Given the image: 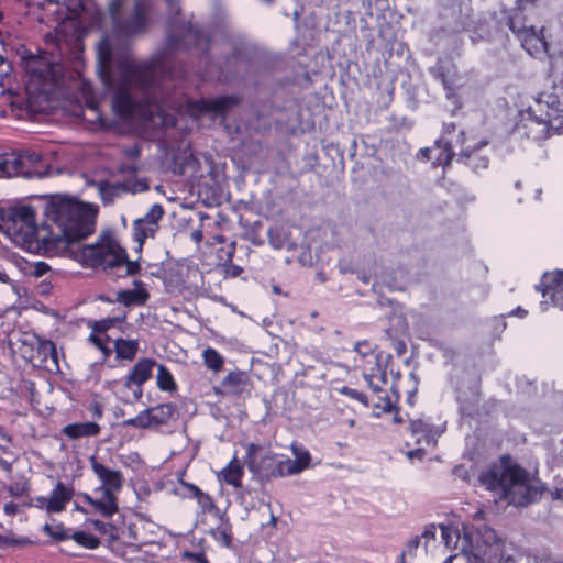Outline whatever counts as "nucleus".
<instances>
[{
    "label": "nucleus",
    "mask_w": 563,
    "mask_h": 563,
    "mask_svg": "<svg viewBox=\"0 0 563 563\" xmlns=\"http://www.w3.org/2000/svg\"><path fill=\"white\" fill-rule=\"evenodd\" d=\"M44 216L42 225L37 227L33 207H10L7 229L30 246L36 245L48 257L64 254L74 240L86 239L93 232L87 206L76 198L52 196Z\"/></svg>",
    "instance_id": "nucleus-1"
},
{
    "label": "nucleus",
    "mask_w": 563,
    "mask_h": 563,
    "mask_svg": "<svg viewBox=\"0 0 563 563\" xmlns=\"http://www.w3.org/2000/svg\"><path fill=\"white\" fill-rule=\"evenodd\" d=\"M227 54L218 60L219 77L230 81L238 76L240 65H249L258 54V46L243 34L233 30L229 13L224 7H213V51Z\"/></svg>",
    "instance_id": "nucleus-2"
},
{
    "label": "nucleus",
    "mask_w": 563,
    "mask_h": 563,
    "mask_svg": "<svg viewBox=\"0 0 563 563\" xmlns=\"http://www.w3.org/2000/svg\"><path fill=\"white\" fill-rule=\"evenodd\" d=\"M479 479L487 489L499 492L500 499L516 507L537 503L544 493V486L532 484L529 472L517 463L490 468L482 473Z\"/></svg>",
    "instance_id": "nucleus-3"
},
{
    "label": "nucleus",
    "mask_w": 563,
    "mask_h": 563,
    "mask_svg": "<svg viewBox=\"0 0 563 563\" xmlns=\"http://www.w3.org/2000/svg\"><path fill=\"white\" fill-rule=\"evenodd\" d=\"M21 66L27 75L25 92L31 107L49 100L62 79V67L52 60L48 53L34 54L25 49L21 55Z\"/></svg>",
    "instance_id": "nucleus-4"
},
{
    "label": "nucleus",
    "mask_w": 563,
    "mask_h": 563,
    "mask_svg": "<svg viewBox=\"0 0 563 563\" xmlns=\"http://www.w3.org/2000/svg\"><path fill=\"white\" fill-rule=\"evenodd\" d=\"M82 239L74 240L69 247L60 256L69 254L84 267L100 269L107 274L120 271V265L125 261V249L110 234L99 238L96 243L80 245Z\"/></svg>",
    "instance_id": "nucleus-5"
},
{
    "label": "nucleus",
    "mask_w": 563,
    "mask_h": 563,
    "mask_svg": "<svg viewBox=\"0 0 563 563\" xmlns=\"http://www.w3.org/2000/svg\"><path fill=\"white\" fill-rule=\"evenodd\" d=\"M549 75L554 91L541 92L536 99L537 109L529 107L521 112V122L529 120L548 126L553 120L563 119V54L551 60Z\"/></svg>",
    "instance_id": "nucleus-6"
},
{
    "label": "nucleus",
    "mask_w": 563,
    "mask_h": 563,
    "mask_svg": "<svg viewBox=\"0 0 563 563\" xmlns=\"http://www.w3.org/2000/svg\"><path fill=\"white\" fill-rule=\"evenodd\" d=\"M158 57L144 63H134L130 46L124 43L121 52L115 56V67L125 84L133 82L143 92L148 93L155 85L157 69L161 66Z\"/></svg>",
    "instance_id": "nucleus-7"
},
{
    "label": "nucleus",
    "mask_w": 563,
    "mask_h": 563,
    "mask_svg": "<svg viewBox=\"0 0 563 563\" xmlns=\"http://www.w3.org/2000/svg\"><path fill=\"white\" fill-rule=\"evenodd\" d=\"M124 0H112L109 5L115 38H130L145 32L148 24L151 9L148 0H136L132 13L121 18V9Z\"/></svg>",
    "instance_id": "nucleus-8"
},
{
    "label": "nucleus",
    "mask_w": 563,
    "mask_h": 563,
    "mask_svg": "<svg viewBox=\"0 0 563 563\" xmlns=\"http://www.w3.org/2000/svg\"><path fill=\"white\" fill-rule=\"evenodd\" d=\"M261 446L250 443L246 448L245 464L253 477L261 484H265L273 478L289 476L285 459H279L276 454H260Z\"/></svg>",
    "instance_id": "nucleus-9"
},
{
    "label": "nucleus",
    "mask_w": 563,
    "mask_h": 563,
    "mask_svg": "<svg viewBox=\"0 0 563 563\" xmlns=\"http://www.w3.org/2000/svg\"><path fill=\"white\" fill-rule=\"evenodd\" d=\"M470 549L462 545V552L466 556L467 563H509L512 562L510 555L505 556L503 543L496 539L495 532L488 531L486 540L481 541L476 537V543L470 540Z\"/></svg>",
    "instance_id": "nucleus-10"
},
{
    "label": "nucleus",
    "mask_w": 563,
    "mask_h": 563,
    "mask_svg": "<svg viewBox=\"0 0 563 563\" xmlns=\"http://www.w3.org/2000/svg\"><path fill=\"white\" fill-rule=\"evenodd\" d=\"M177 406L173 402L159 404L139 412L135 417L124 421L125 427L137 429L156 428L167 424L176 415Z\"/></svg>",
    "instance_id": "nucleus-11"
},
{
    "label": "nucleus",
    "mask_w": 563,
    "mask_h": 563,
    "mask_svg": "<svg viewBox=\"0 0 563 563\" xmlns=\"http://www.w3.org/2000/svg\"><path fill=\"white\" fill-rule=\"evenodd\" d=\"M202 37L203 34L201 31L192 23L176 24V22L173 21L172 29L166 38V49L170 53L179 49L188 51L192 47H197Z\"/></svg>",
    "instance_id": "nucleus-12"
},
{
    "label": "nucleus",
    "mask_w": 563,
    "mask_h": 563,
    "mask_svg": "<svg viewBox=\"0 0 563 563\" xmlns=\"http://www.w3.org/2000/svg\"><path fill=\"white\" fill-rule=\"evenodd\" d=\"M429 74L433 79L441 82L445 90L446 99L451 101L455 108H461L462 103L456 93L459 87V71L456 65L438 59V62L429 68Z\"/></svg>",
    "instance_id": "nucleus-13"
},
{
    "label": "nucleus",
    "mask_w": 563,
    "mask_h": 563,
    "mask_svg": "<svg viewBox=\"0 0 563 563\" xmlns=\"http://www.w3.org/2000/svg\"><path fill=\"white\" fill-rule=\"evenodd\" d=\"M96 497L84 493L80 495L87 507H77L84 514H98L104 518H111L119 511L118 495L96 488Z\"/></svg>",
    "instance_id": "nucleus-14"
},
{
    "label": "nucleus",
    "mask_w": 563,
    "mask_h": 563,
    "mask_svg": "<svg viewBox=\"0 0 563 563\" xmlns=\"http://www.w3.org/2000/svg\"><path fill=\"white\" fill-rule=\"evenodd\" d=\"M96 497L84 493L80 495L87 507H77L84 514H98L104 518H111L119 511L118 495L96 488Z\"/></svg>",
    "instance_id": "nucleus-15"
},
{
    "label": "nucleus",
    "mask_w": 563,
    "mask_h": 563,
    "mask_svg": "<svg viewBox=\"0 0 563 563\" xmlns=\"http://www.w3.org/2000/svg\"><path fill=\"white\" fill-rule=\"evenodd\" d=\"M164 216V208L159 203H154L143 218L136 219L132 224L133 240L143 246L147 238H154L159 229V221Z\"/></svg>",
    "instance_id": "nucleus-16"
},
{
    "label": "nucleus",
    "mask_w": 563,
    "mask_h": 563,
    "mask_svg": "<svg viewBox=\"0 0 563 563\" xmlns=\"http://www.w3.org/2000/svg\"><path fill=\"white\" fill-rule=\"evenodd\" d=\"M89 464L95 476L101 483L98 489L119 494L124 484V476L120 470H113L101 463L96 455L89 457Z\"/></svg>",
    "instance_id": "nucleus-17"
},
{
    "label": "nucleus",
    "mask_w": 563,
    "mask_h": 563,
    "mask_svg": "<svg viewBox=\"0 0 563 563\" xmlns=\"http://www.w3.org/2000/svg\"><path fill=\"white\" fill-rule=\"evenodd\" d=\"M534 288L543 297L550 296L552 303L563 309V269L544 273Z\"/></svg>",
    "instance_id": "nucleus-18"
},
{
    "label": "nucleus",
    "mask_w": 563,
    "mask_h": 563,
    "mask_svg": "<svg viewBox=\"0 0 563 563\" xmlns=\"http://www.w3.org/2000/svg\"><path fill=\"white\" fill-rule=\"evenodd\" d=\"M113 47L109 37H103L97 46L98 74L107 89L113 85Z\"/></svg>",
    "instance_id": "nucleus-19"
},
{
    "label": "nucleus",
    "mask_w": 563,
    "mask_h": 563,
    "mask_svg": "<svg viewBox=\"0 0 563 563\" xmlns=\"http://www.w3.org/2000/svg\"><path fill=\"white\" fill-rule=\"evenodd\" d=\"M525 9L526 8H520L516 4V7L510 10H503V13L507 19V26L518 36L522 46H526L530 41L541 42L540 37L536 35L534 29L525 24V16L522 13Z\"/></svg>",
    "instance_id": "nucleus-20"
},
{
    "label": "nucleus",
    "mask_w": 563,
    "mask_h": 563,
    "mask_svg": "<svg viewBox=\"0 0 563 563\" xmlns=\"http://www.w3.org/2000/svg\"><path fill=\"white\" fill-rule=\"evenodd\" d=\"M249 382V375L238 368L229 369L218 386H213V394L220 396L241 395Z\"/></svg>",
    "instance_id": "nucleus-21"
},
{
    "label": "nucleus",
    "mask_w": 563,
    "mask_h": 563,
    "mask_svg": "<svg viewBox=\"0 0 563 563\" xmlns=\"http://www.w3.org/2000/svg\"><path fill=\"white\" fill-rule=\"evenodd\" d=\"M488 145L486 140L479 141L473 147L467 146L460 151L456 162L470 167L474 172L486 169L489 164V156L483 153V148Z\"/></svg>",
    "instance_id": "nucleus-22"
},
{
    "label": "nucleus",
    "mask_w": 563,
    "mask_h": 563,
    "mask_svg": "<svg viewBox=\"0 0 563 563\" xmlns=\"http://www.w3.org/2000/svg\"><path fill=\"white\" fill-rule=\"evenodd\" d=\"M113 113L120 119H131L136 109L129 85L122 81L113 91L111 102Z\"/></svg>",
    "instance_id": "nucleus-23"
},
{
    "label": "nucleus",
    "mask_w": 563,
    "mask_h": 563,
    "mask_svg": "<svg viewBox=\"0 0 563 563\" xmlns=\"http://www.w3.org/2000/svg\"><path fill=\"white\" fill-rule=\"evenodd\" d=\"M156 365V361L152 357L140 358L126 375L125 386L129 388L136 386L140 389L139 396H141L142 386L152 378Z\"/></svg>",
    "instance_id": "nucleus-24"
},
{
    "label": "nucleus",
    "mask_w": 563,
    "mask_h": 563,
    "mask_svg": "<svg viewBox=\"0 0 563 563\" xmlns=\"http://www.w3.org/2000/svg\"><path fill=\"white\" fill-rule=\"evenodd\" d=\"M74 497V489L58 481L47 497V514L63 512Z\"/></svg>",
    "instance_id": "nucleus-25"
},
{
    "label": "nucleus",
    "mask_w": 563,
    "mask_h": 563,
    "mask_svg": "<svg viewBox=\"0 0 563 563\" xmlns=\"http://www.w3.org/2000/svg\"><path fill=\"white\" fill-rule=\"evenodd\" d=\"M62 432L69 440H78L99 435L101 427L95 421L75 422L66 424Z\"/></svg>",
    "instance_id": "nucleus-26"
},
{
    "label": "nucleus",
    "mask_w": 563,
    "mask_h": 563,
    "mask_svg": "<svg viewBox=\"0 0 563 563\" xmlns=\"http://www.w3.org/2000/svg\"><path fill=\"white\" fill-rule=\"evenodd\" d=\"M410 430L412 435L416 437L417 443L434 444L440 433L435 427L422 419L412 420L410 422Z\"/></svg>",
    "instance_id": "nucleus-27"
},
{
    "label": "nucleus",
    "mask_w": 563,
    "mask_h": 563,
    "mask_svg": "<svg viewBox=\"0 0 563 563\" xmlns=\"http://www.w3.org/2000/svg\"><path fill=\"white\" fill-rule=\"evenodd\" d=\"M176 111L178 114L188 115L194 120L199 119L201 115L211 112V99L185 100L177 104Z\"/></svg>",
    "instance_id": "nucleus-28"
},
{
    "label": "nucleus",
    "mask_w": 563,
    "mask_h": 563,
    "mask_svg": "<svg viewBox=\"0 0 563 563\" xmlns=\"http://www.w3.org/2000/svg\"><path fill=\"white\" fill-rule=\"evenodd\" d=\"M85 525L98 532L101 537L107 538L109 542L119 540L123 534V527L113 522H107L99 519H87Z\"/></svg>",
    "instance_id": "nucleus-29"
},
{
    "label": "nucleus",
    "mask_w": 563,
    "mask_h": 563,
    "mask_svg": "<svg viewBox=\"0 0 563 563\" xmlns=\"http://www.w3.org/2000/svg\"><path fill=\"white\" fill-rule=\"evenodd\" d=\"M135 285L139 288L121 290L118 292V301L120 303L126 307L145 305L150 297L148 292L144 287H142V282H135Z\"/></svg>",
    "instance_id": "nucleus-30"
},
{
    "label": "nucleus",
    "mask_w": 563,
    "mask_h": 563,
    "mask_svg": "<svg viewBox=\"0 0 563 563\" xmlns=\"http://www.w3.org/2000/svg\"><path fill=\"white\" fill-rule=\"evenodd\" d=\"M235 252V241L228 240L222 234L213 233V254L216 262H231Z\"/></svg>",
    "instance_id": "nucleus-31"
},
{
    "label": "nucleus",
    "mask_w": 563,
    "mask_h": 563,
    "mask_svg": "<svg viewBox=\"0 0 563 563\" xmlns=\"http://www.w3.org/2000/svg\"><path fill=\"white\" fill-rule=\"evenodd\" d=\"M243 100L241 93H232L213 98V120L217 117H225L228 113L238 107Z\"/></svg>",
    "instance_id": "nucleus-32"
},
{
    "label": "nucleus",
    "mask_w": 563,
    "mask_h": 563,
    "mask_svg": "<svg viewBox=\"0 0 563 563\" xmlns=\"http://www.w3.org/2000/svg\"><path fill=\"white\" fill-rule=\"evenodd\" d=\"M29 174V170L23 169V158L14 157V155L0 157V178Z\"/></svg>",
    "instance_id": "nucleus-33"
},
{
    "label": "nucleus",
    "mask_w": 563,
    "mask_h": 563,
    "mask_svg": "<svg viewBox=\"0 0 563 563\" xmlns=\"http://www.w3.org/2000/svg\"><path fill=\"white\" fill-rule=\"evenodd\" d=\"M434 159L432 161L433 166L446 167L451 164L455 153L453 151L452 142L443 137L434 142Z\"/></svg>",
    "instance_id": "nucleus-34"
},
{
    "label": "nucleus",
    "mask_w": 563,
    "mask_h": 563,
    "mask_svg": "<svg viewBox=\"0 0 563 563\" xmlns=\"http://www.w3.org/2000/svg\"><path fill=\"white\" fill-rule=\"evenodd\" d=\"M113 350L117 354V358L122 361L132 362L139 352L137 340L115 339L113 341Z\"/></svg>",
    "instance_id": "nucleus-35"
},
{
    "label": "nucleus",
    "mask_w": 563,
    "mask_h": 563,
    "mask_svg": "<svg viewBox=\"0 0 563 563\" xmlns=\"http://www.w3.org/2000/svg\"><path fill=\"white\" fill-rule=\"evenodd\" d=\"M243 474L242 465L234 457L220 473H218V478L233 487H240Z\"/></svg>",
    "instance_id": "nucleus-36"
},
{
    "label": "nucleus",
    "mask_w": 563,
    "mask_h": 563,
    "mask_svg": "<svg viewBox=\"0 0 563 563\" xmlns=\"http://www.w3.org/2000/svg\"><path fill=\"white\" fill-rule=\"evenodd\" d=\"M157 375H156V385L159 390L174 393L177 390L178 386L174 379L173 374L164 364H157Z\"/></svg>",
    "instance_id": "nucleus-37"
},
{
    "label": "nucleus",
    "mask_w": 563,
    "mask_h": 563,
    "mask_svg": "<svg viewBox=\"0 0 563 563\" xmlns=\"http://www.w3.org/2000/svg\"><path fill=\"white\" fill-rule=\"evenodd\" d=\"M294 453L296 455L295 460L285 459V464L288 467L289 475H295L306 470L311 460L310 453L306 450L299 451L295 449Z\"/></svg>",
    "instance_id": "nucleus-38"
},
{
    "label": "nucleus",
    "mask_w": 563,
    "mask_h": 563,
    "mask_svg": "<svg viewBox=\"0 0 563 563\" xmlns=\"http://www.w3.org/2000/svg\"><path fill=\"white\" fill-rule=\"evenodd\" d=\"M268 242L276 250L290 249V240L288 232L282 227H273L267 232Z\"/></svg>",
    "instance_id": "nucleus-39"
},
{
    "label": "nucleus",
    "mask_w": 563,
    "mask_h": 563,
    "mask_svg": "<svg viewBox=\"0 0 563 563\" xmlns=\"http://www.w3.org/2000/svg\"><path fill=\"white\" fill-rule=\"evenodd\" d=\"M70 539L74 540L77 545L88 550H95L99 548L101 543L98 537L85 530L73 531Z\"/></svg>",
    "instance_id": "nucleus-40"
},
{
    "label": "nucleus",
    "mask_w": 563,
    "mask_h": 563,
    "mask_svg": "<svg viewBox=\"0 0 563 563\" xmlns=\"http://www.w3.org/2000/svg\"><path fill=\"white\" fill-rule=\"evenodd\" d=\"M219 526L213 529V539L225 548L232 547V529L231 525L224 520L222 516H218Z\"/></svg>",
    "instance_id": "nucleus-41"
},
{
    "label": "nucleus",
    "mask_w": 563,
    "mask_h": 563,
    "mask_svg": "<svg viewBox=\"0 0 563 563\" xmlns=\"http://www.w3.org/2000/svg\"><path fill=\"white\" fill-rule=\"evenodd\" d=\"M81 96L85 99L86 108L93 111L98 119H101L99 111V102L93 93L92 86L87 81L81 82Z\"/></svg>",
    "instance_id": "nucleus-42"
},
{
    "label": "nucleus",
    "mask_w": 563,
    "mask_h": 563,
    "mask_svg": "<svg viewBox=\"0 0 563 563\" xmlns=\"http://www.w3.org/2000/svg\"><path fill=\"white\" fill-rule=\"evenodd\" d=\"M42 530L54 540L57 541H66L70 540V536L73 531L64 527V525L59 523L56 526H52L49 523H45Z\"/></svg>",
    "instance_id": "nucleus-43"
},
{
    "label": "nucleus",
    "mask_w": 563,
    "mask_h": 563,
    "mask_svg": "<svg viewBox=\"0 0 563 563\" xmlns=\"http://www.w3.org/2000/svg\"><path fill=\"white\" fill-rule=\"evenodd\" d=\"M37 353L43 355V361L51 360L55 366H58V354L56 345L51 340L41 341L38 344Z\"/></svg>",
    "instance_id": "nucleus-44"
},
{
    "label": "nucleus",
    "mask_w": 563,
    "mask_h": 563,
    "mask_svg": "<svg viewBox=\"0 0 563 563\" xmlns=\"http://www.w3.org/2000/svg\"><path fill=\"white\" fill-rule=\"evenodd\" d=\"M124 320V317H112V318H104L101 320H96L92 323H90V328L93 332H98L99 334H103L110 329L114 328L115 325L122 323Z\"/></svg>",
    "instance_id": "nucleus-45"
},
{
    "label": "nucleus",
    "mask_w": 563,
    "mask_h": 563,
    "mask_svg": "<svg viewBox=\"0 0 563 563\" xmlns=\"http://www.w3.org/2000/svg\"><path fill=\"white\" fill-rule=\"evenodd\" d=\"M441 528V538L444 545L448 549H455L460 541V532L456 528L451 526H440Z\"/></svg>",
    "instance_id": "nucleus-46"
},
{
    "label": "nucleus",
    "mask_w": 563,
    "mask_h": 563,
    "mask_svg": "<svg viewBox=\"0 0 563 563\" xmlns=\"http://www.w3.org/2000/svg\"><path fill=\"white\" fill-rule=\"evenodd\" d=\"M369 406L380 409L384 412H389L394 408V401L386 391L383 394H373L369 399Z\"/></svg>",
    "instance_id": "nucleus-47"
},
{
    "label": "nucleus",
    "mask_w": 563,
    "mask_h": 563,
    "mask_svg": "<svg viewBox=\"0 0 563 563\" xmlns=\"http://www.w3.org/2000/svg\"><path fill=\"white\" fill-rule=\"evenodd\" d=\"M214 269L223 275L224 278L236 277L242 273V268L231 262H213Z\"/></svg>",
    "instance_id": "nucleus-48"
},
{
    "label": "nucleus",
    "mask_w": 563,
    "mask_h": 563,
    "mask_svg": "<svg viewBox=\"0 0 563 563\" xmlns=\"http://www.w3.org/2000/svg\"><path fill=\"white\" fill-rule=\"evenodd\" d=\"M364 377L368 386L372 388L373 394H383L385 391L382 388L383 385L387 384V376L385 372L380 373L379 375L365 374Z\"/></svg>",
    "instance_id": "nucleus-49"
},
{
    "label": "nucleus",
    "mask_w": 563,
    "mask_h": 563,
    "mask_svg": "<svg viewBox=\"0 0 563 563\" xmlns=\"http://www.w3.org/2000/svg\"><path fill=\"white\" fill-rule=\"evenodd\" d=\"M340 391L342 395L361 402L363 406L369 407V399L363 391L349 386L342 387Z\"/></svg>",
    "instance_id": "nucleus-50"
},
{
    "label": "nucleus",
    "mask_w": 563,
    "mask_h": 563,
    "mask_svg": "<svg viewBox=\"0 0 563 563\" xmlns=\"http://www.w3.org/2000/svg\"><path fill=\"white\" fill-rule=\"evenodd\" d=\"M457 401L460 404L461 412L464 416L472 417L473 413L476 411V407H477L478 401H479V395L476 393L474 395V399L473 400H465V399H462V397L459 396L457 397Z\"/></svg>",
    "instance_id": "nucleus-51"
},
{
    "label": "nucleus",
    "mask_w": 563,
    "mask_h": 563,
    "mask_svg": "<svg viewBox=\"0 0 563 563\" xmlns=\"http://www.w3.org/2000/svg\"><path fill=\"white\" fill-rule=\"evenodd\" d=\"M122 268H124V274L118 273L119 271L114 272L113 274H117L119 277L132 276L140 272L141 266L137 261H130L128 253L125 252V261L120 265V269Z\"/></svg>",
    "instance_id": "nucleus-52"
},
{
    "label": "nucleus",
    "mask_w": 563,
    "mask_h": 563,
    "mask_svg": "<svg viewBox=\"0 0 563 563\" xmlns=\"http://www.w3.org/2000/svg\"><path fill=\"white\" fill-rule=\"evenodd\" d=\"M7 490L13 497H23L29 494L30 485L27 482H14L8 486Z\"/></svg>",
    "instance_id": "nucleus-53"
},
{
    "label": "nucleus",
    "mask_w": 563,
    "mask_h": 563,
    "mask_svg": "<svg viewBox=\"0 0 563 563\" xmlns=\"http://www.w3.org/2000/svg\"><path fill=\"white\" fill-rule=\"evenodd\" d=\"M386 335L390 340V345L395 350L396 354L398 356H402L407 351L406 342L402 339L394 336L391 329L386 330Z\"/></svg>",
    "instance_id": "nucleus-54"
},
{
    "label": "nucleus",
    "mask_w": 563,
    "mask_h": 563,
    "mask_svg": "<svg viewBox=\"0 0 563 563\" xmlns=\"http://www.w3.org/2000/svg\"><path fill=\"white\" fill-rule=\"evenodd\" d=\"M51 269L49 265L43 261L33 264L32 275L34 277H42Z\"/></svg>",
    "instance_id": "nucleus-55"
},
{
    "label": "nucleus",
    "mask_w": 563,
    "mask_h": 563,
    "mask_svg": "<svg viewBox=\"0 0 563 563\" xmlns=\"http://www.w3.org/2000/svg\"><path fill=\"white\" fill-rule=\"evenodd\" d=\"M47 497L45 496H35L31 499L29 506L38 508L41 510H45L47 512Z\"/></svg>",
    "instance_id": "nucleus-56"
},
{
    "label": "nucleus",
    "mask_w": 563,
    "mask_h": 563,
    "mask_svg": "<svg viewBox=\"0 0 563 563\" xmlns=\"http://www.w3.org/2000/svg\"><path fill=\"white\" fill-rule=\"evenodd\" d=\"M223 356L213 350V374L221 372L223 369Z\"/></svg>",
    "instance_id": "nucleus-57"
},
{
    "label": "nucleus",
    "mask_w": 563,
    "mask_h": 563,
    "mask_svg": "<svg viewBox=\"0 0 563 563\" xmlns=\"http://www.w3.org/2000/svg\"><path fill=\"white\" fill-rule=\"evenodd\" d=\"M18 157L23 158V169L24 170H26L25 169L26 162H29V163H37V162H40L42 159V156L38 153H36V152H32V153L26 154V155H19Z\"/></svg>",
    "instance_id": "nucleus-58"
},
{
    "label": "nucleus",
    "mask_w": 563,
    "mask_h": 563,
    "mask_svg": "<svg viewBox=\"0 0 563 563\" xmlns=\"http://www.w3.org/2000/svg\"><path fill=\"white\" fill-rule=\"evenodd\" d=\"M419 545L420 537L416 536L415 538L410 539L409 542L407 543L406 554L408 553L409 555H415V551L419 548Z\"/></svg>",
    "instance_id": "nucleus-59"
},
{
    "label": "nucleus",
    "mask_w": 563,
    "mask_h": 563,
    "mask_svg": "<svg viewBox=\"0 0 563 563\" xmlns=\"http://www.w3.org/2000/svg\"><path fill=\"white\" fill-rule=\"evenodd\" d=\"M3 511L7 516L13 517L19 512V506L14 501L5 503L3 506Z\"/></svg>",
    "instance_id": "nucleus-60"
},
{
    "label": "nucleus",
    "mask_w": 563,
    "mask_h": 563,
    "mask_svg": "<svg viewBox=\"0 0 563 563\" xmlns=\"http://www.w3.org/2000/svg\"><path fill=\"white\" fill-rule=\"evenodd\" d=\"M90 411L93 418L101 419L103 417V406L102 404L95 401L91 407Z\"/></svg>",
    "instance_id": "nucleus-61"
},
{
    "label": "nucleus",
    "mask_w": 563,
    "mask_h": 563,
    "mask_svg": "<svg viewBox=\"0 0 563 563\" xmlns=\"http://www.w3.org/2000/svg\"><path fill=\"white\" fill-rule=\"evenodd\" d=\"M89 342H91L97 349H101L104 344L103 338L98 332H91L88 338Z\"/></svg>",
    "instance_id": "nucleus-62"
},
{
    "label": "nucleus",
    "mask_w": 563,
    "mask_h": 563,
    "mask_svg": "<svg viewBox=\"0 0 563 563\" xmlns=\"http://www.w3.org/2000/svg\"><path fill=\"white\" fill-rule=\"evenodd\" d=\"M355 351H357L360 354L366 355L372 351V347L367 341H363V342H357L355 344Z\"/></svg>",
    "instance_id": "nucleus-63"
},
{
    "label": "nucleus",
    "mask_w": 563,
    "mask_h": 563,
    "mask_svg": "<svg viewBox=\"0 0 563 563\" xmlns=\"http://www.w3.org/2000/svg\"><path fill=\"white\" fill-rule=\"evenodd\" d=\"M435 533H437V528L434 525H430L428 526L424 531L422 532V537L426 539V540H434L435 539Z\"/></svg>",
    "instance_id": "nucleus-64"
}]
</instances>
